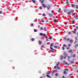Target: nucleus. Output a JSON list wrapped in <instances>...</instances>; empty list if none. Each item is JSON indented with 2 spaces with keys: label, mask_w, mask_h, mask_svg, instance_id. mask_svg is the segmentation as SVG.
Instances as JSON below:
<instances>
[{
  "label": "nucleus",
  "mask_w": 78,
  "mask_h": 78,
  "mask_svg": "<svg viewBox=\"0 0 78 78\" xmlns=\"http://www.w3.org/2000/svg\"><path fill=\"white\" fill-rule=\"evenodd\" d=\"M73 24V23H75V20H73L72 22H71Z\"/></svg>",
  "instance_id": "obj_16"
},
{
  "label": "nucleus",
  "mask_w": 78,
  "mask_h": 78,
  "mask_svg": "<svg viewBox=\"0 0 78 78\" xmlns=\"http://www.w3.org/2000/svg\"><path fill=\"white\" fill-rule=\"evenodd\" d=\"M76 73H78V70L76 72Z\"/></svg>",
  "instance_id": "obj_63"
},
{
  "label": "nucleus",
  "mask_w": 78,
  "mask_h": 78,
  "mask_svg": "<svg viewBox=\"0 0 78 78\" xmlns=\"http://www.w3.org/2000/svg\"><path fill=\"white\" fill-rule=\"evenodd\" d=\"M76 56V55L75 54H73V58H75Z\"/></svg>",
  "instance_id": "obj_27"
},
{
  "label": "nucleus",
  "mask_w": 78,
  "mask_h": 78,
  "mask_svg": "<svg viewBox=\"0 0 78 78\" xmlns=\"http://www.w3.org/2000/svg\"><path fill=\"white\" fill-rule=\"evenodd\" d=\"M64 12H67V10L65 9L64 10Z\"/></svg>",
  "instance_id": "obj_24"
},
{
  "label": "nucleus",
  "mask_w": 78,
  "mask_h": 78,
  "mask_svg": "<svg viewBox=\"0 0 78 78\" xmlns=\"http://www.w3.org/2000/svg\"><path fill=\"white\" fill-rule=\"evenodd\" d=\"M71 7L72 8H75V5L74 4H72L71 5Z\"/></svg>",
  "instance_id": "obj_10"
},
{
  "label": "nucleus",
  "mask_w": 78,
  "mask_h": 78,
  "mask_svg": "<svg viewBox=\"0 0 78 78\" xmlns=\"http://www.w3.org/2000/svg\"><path fill=\"white\" fill-rule=\"evenodd\" d=\"M66 3H69V0H66Z\"/></svg>",
  "instance_id": "obj_36"
},
{
  "label": "nucleus",
  "mask_w": 78,
  "mask_h": 78,
  "mask_svg": "<svg viewBox=\"0 0 78 78\" xmlns=\"http://www.w3.org/2000/svg\"><path fill=\"white\" fill-rule=\"evenodd\" d=\"M67 58H68V59H69L70 58V57L69 56H68Z\"/></svg>",
  "instance_id": "obj_37"
},
{
  "label": "nucleus",
  "mask_w": 78,
  "mask_h": 78,
  "mask_svg": "<svg viewBox=\"0 0 78 78\" xmlns=\"http://www.w3.org/2000/svg\"><path fill=\"white\" fill-rule=\"evenodd\" d=\"M50 51H51V52H53V50H50Z\"/></svg>",
  "instance_id": "obj_43"
},
{
  "label": "nucleus",
  "mask_w": 78,
  "mask_h": 78,
  "mask_svg": "<svg viewBox=\"0 0 78 78\" xmlns=\"http://www.w3.org/2000/svg\"><path fill=\"white\" fill-rule=\"evenodd\" d=\"M42 48H44V45H42Z\"/></svg>",
  "instance_id": "obj_53"
},
{
  "label": "nucleus",
  "mask_w": 78,
  "mask_h": 78,
  "mask_svg": "<svg viewBox=\"0 0 78 78\" xmlns=\"http://www.w3.org/2000/svg\"><path fill=\"white\" fill-rule=\"evenodd\" d=\"M54 48H58V46H55Z\"/></svg>",
  "instance_id": "obj_41"
},
{
  "label": "nucleus",
  "mask_w": 78,
  "mask_h": 78,
  "mask_svg": "<svg viewBox=\"0 0 78 78\" xmlns=\"http://www.w3.org/2000/svg\"><path fill=\"white\" fill-rule=\"evenodd\" d=\"M69 42L70 43H73V40L71 39L69 41Z\"/></svg>",
  "instance_id": "obj_9"
},
{
  "label": "nucleus",
  "mask_w": 78,
  "mask_h": 78,
  "mask_svg": "<svg viewBox=\"0 0 78 78\" xmlns=\"http://www.w3.org/2000/svg\"><path fill=\"white\" fill-rule=\"evenodd\" d=\"M73 30L72 31V32L73 33H74V34H76V30Z\"/></svg>",
  "instance_id": "obj_7"
},
{
  "label": "nucleus",
  "mask_w": 78,
  "mask_h": 78,
  "mask_svg": "<svg viewBox=\"0 0 78 78\" xmlns=\"http://www.w3.org/2000/svg\"><path fill=\"white\" fill-rule=\"evenodd\" d=\"M50 49L51 50H54L53 48L51 47H50Z\"/></svg>",
  "instance_id": "obj_31"
},
{
  "label": "nucleus",
  "mask_w": 78,
  "mask_h": 78,
  "mask_svg": "<svg viewBox=\"0 0 78 78\" xmlns=\"http://www.w3.org/2000/svg\"><path fill=\"white\" fill-rule=\"evenodd\" d=\"M68 61H70V60L69 59H68Z\"/></svg>",
  "instance_id": "obj_60"
},
{
  "label": "nucleus",
  "mask_w": 78,
  "mask_h": 78,
  "mask_svg": "<svg viewBox=\"0 0 78 78\" xmlns=\"http://www.w3.org/2000/svg\"><path fill=\"white\" fill-rule=\"evenodd\" d=\"M69 52H72V50L70 49L68 51Z\"/></svg>",
  "instance_id": "obj_23"
},
{
  "label": "nucleus",
  "mask_w": 78,
  "mask_h": 78,
  "mask_svg": "<svg viewBox=\"0 0 78 78\" xmlns=\"http://www.w3.org/2000/svg\"><path fill=\"white\" fill-rule=\"evenodd\" d=\"M34 32H37V30H36L34 29Z\"/></svg>",
  "instance_id": "obj_47"
},
{
  "label": "nucleus",
  "mask_w": 78,
  "mask_h": 78,
  "mask_svg": "<svg viewBox=\"0 0 78 78\" xmlns=\"http://www.w3.org/2000/svg\"><path fill=\"white\" fill-rule=\"evenodd\" d=\"M66 39L67 38H66V37H64V38H63V39H64V40H66Z\"/></svg>",
  "instance_id": "obj_32"
},
{
  "label": "nucleus",
  "mask_w": 78,
  "mask_h": 78,
  "mask_svg": "<svg viewBox=\"0 0 78 78\" xmlns=\"http://www.w3.org/2000/svg\"><path fill=\"white\" fill-rule=\"evenodd\" d=\"M50 71H48V72L46 74L47 75H49V74H50Z\"/></svg>",
  "instance_id": "obj_12"
},
{
  "label": "nucleus",
  "mask_w": 78,
  "mask_h": 78,
  "mask_svg": "<svg viewBox=\"0 0 78 78\" xmlns=\"http://www.w3.org/2000/svg\"><path fill=\"white\" fill-rule=\"evenodd\" d=\"M59 64H60V63H57L56 66H58V65H59Z\"/></svg>",
  "instance_id": "obj_49"
},
{
  "label": "nucleus",
  "mask_w": 78,
  "mask_h": 78,
  "mask_svg": "<svg viewBox=\"0 0 78 78\" xmlns=\"http://www.w3.org/2000/svg\"><path fill=\"white\" fill-rule=\"evenodd\" d=\"M48 22V20H46V22Z\"/></svg>",
  "instance_id": "obj_52"
},
{
  "label": "nucleus",
  "mask_w": 78,
  "mask_h": 78,
  "mask_svg": "<svg viewBox=\"0 0 78 78\" xmlns=\"http://www.w3.org/2000/svg\"><path fill=\"white\" fill-rule=\"evenodd\" d=\"M58 69V70H59V69H61V68H60V67H59V66H57V65H56V66H55L54 67V69Z\"/></svg>",
  "instance_id": "obj_3"
},
{
  "label": "nucleus",
  "mask_w": 78,
  "mask_h": 78,
  "mask_svg": "<svg viewBox=\"0 0 78 78\" xmlns=\"http://www.w3.org/2000/svg\"><path fill=\"white\" fill-rule=\"evenodd\" d=\"M51 5H48L47 7V8L48 9V10H49L50 8H51Z\"/></svg>",
  "instance_id": "obj_4"
},
{
  "label": "nucleus",
  "mask_w": 78,
  "mask_h": 78,
  "mask_svg": "<svg viewBox=\"0 0 78 78\" xmlns=\"http://www.w3.org/2000/svg\"><path fill=\"white\" fill-rule=\"evenodd\" d=\"M53 21L54 22H56V20L54 19L53 20Z\"/></svg>",
  "instance_id": "obj_39"
},
{
  "label": "nucleus",
  "mask_w": 78,
  "mask_h": 78,
  "mask_svg": "<svg viewBox=\"0 0 78 78\" xmlns=\"http://www.w3.org/2000/svg\"><path fill=\"white\" fill-rule=\"evenodd\" d=\"M39 8L40 9H41V10H42V8L41 6H40Z\"/></svg>",
  "instance_id": "obj_30"
},
{
  "label": "nucleus",
  "mask_w": 78,
  "mask_h": 78,
  "mask_svg": "<svg viewBox=\"0 0 78 78\" xmlns=\"http://www.w3.org/2000/svg\"><path fill=\"white\" fill-rule=\"evenodd\" d=\"M74 17L76 19V15L74 16Z\"/></svg>",
  "instance_id": "obj_48"
},
{
  "label": "nucleus",
  "mask_w": 78,
  "mask_h": 78,
  "mask_svg": "<svg viewBox=\"0 0 78 78\" xmlns=\"http://www.w3.org/2000/svg\"><path fill=\"white\" fill-rule=\"evenodd\" d=\"M63 73L64 74H65V75H66V74H67V72H66V71H64L63 72Z\"/></svg>",
  "instance_id": "obj_21"
},
{
  "label": "nucleus",
  "mask_w": 78,
  "mask_h": 78,
  "mask_svg": "<svg viewBox=\"0 0 78 78\" xmlns=\"http://www.w3.org/2000/svg\"><path fill=\"white\" fill-rule=\"evenodd\" d=\"M51 47H53V43H51Z\"/></svg>",
  "instance_id": "obj_26"
},
{
  "label": "nucleus",
  "mask_w": 78,
  "mask_h": 78,
  "mask_svg": "<svg viewBox=\"0 0 78 78\" xmlns=\"http://www.w3.org/2000/svg\"><path fill=\"white\" fill-rule=\"evenodd\" d=\"M38 27H39V28H40V26L39 25L38 26Z\"/></svg>",
  "instance_id": "obj_64"
},
{
  "label": "nucleus",
  "mask_w": 78,
  "mask_h": 78,
  "mask_svg": "<svg viewBox=\"0 0 78 78\" xmlns=\"http://www.w3.org/2000/svg\"><path fill=\"white\" fill-rule=\"evenodd\" d=\"M74 12V10L71 9L68 12H67V14L68 15H70L72 13H73Z\"/></svg>",
  "instance_id": "obj_1"
},
{
  "label": "nucleus",
  "mask_w": 78,
  "mask_h": 78,
  "mask_svg": "<svg viewBox=\"0 0 78 78\" xmlns=\"http://www.w3.org/2000/svg\"><path fill=\"white\" fill-rule=\"evenodd\" d=\"M49 16L50 17H52V14L51 13L49 14Z\"/></svg>",
  "instance_id": "obj_18"
},
{
  "label": "nucleus",
  "mask_w": 78,
  "mask_h": 78,
  "mask_svg": "<svg viewBox=\"0 0 78 78\" xmlns=\"http://www.w3.org/2000/svg\"><path fill=\"white\" fill-rule=\"evenodd\" d=\"M64 47H67V45L66 44H64L63 45V47L62 48V50H64L65 49V48H64Z\"/></svg>",
  "instance_id": "obj_6"
},
{
  "label": "nucleus",
  "mask_w": 78,
  "mask_h": 78,
  "mask_svg": "<svg viewBox=\"0 0 78 78\" xmlns=\"http://www.w3.org/2000/svg\"><path fill=\"white\" fill-rule=\"evenodd\" d=\"M55 76H58V73H56L55 74Z\"/></svg>",
  "instance_id": "obj_20"
},
{
  "label": "nucleus",
  "mask_w": 78,
  "mask_h": 78,
  "mask_svg": "<svg viewBox=\"0 0 78 78\" xmlns=\"http://www.w3.org/2000/svg\"><path fill=\"white\" fill-rule=\"evenodd\" d=\"M59 11H60V10H61V8H59Z\"/></svg>",
  "instance_id": "obj_61"
},
{
  "label": "nucleus",
  "mask_w": 78,
  "mask_h": 78,
  "mask_svg": "<svg viewBox=\"0 0 78 78\" xmlns=\"http://www.w3.org/2000/svg\"><path fill=\"white\" fill-rule=\"evenodd\" d=\"M65 64H67V63L66 62V63H65Z\"/></svg>",
  "instance_id": "obj_62"
},
{
  "label": "nucleus",
  "mask_w": 78,
  "mask_h": 78,
  "mask_svg": "<svg viewBox=\"0 0 78 78\" xmlns=\"http://www.w3.org/2000/svg\"><path fill=\"white\" fill-rule=\"evenodd\" d=\"M64 70H66V71H68V70H69V69H65Z\"/></svg>",
  "instance_id": "obj_38"
},
{
  "label": "nucleus",
  "mask_w": 78,
  "mask_h": 78,
  "mask_svg": "<svg viewBox=\"0 0 78 78\" xmlns=\"http://www.w3.org/2000/svg\"><path fill=\"white\" fill-rule=\"evenodd\" d=\"M42 6H43V8H46V7H47V5H46L44 3H43L42 4Z\"/></svg>",
  "instance_id": "obj_5"
},
{
  "label": "nucleus",
  "mask_w": 78,
  "mask_h": 78,
  "mask_svg": "<svg viewBox=\"0 0 78 78\" xmlns=\"http://www.w3.org/2000/svg\"><path fill=\"white\" fill-rule=\"evenodd\" d=\"M75 40H76V41H77V40H78V38H77V37H75Z\"/></svg>",
  "instance_id": "obj_34"
},
{
  "label": "nucleus",
  "mask_w": 78,
  "mask_h": 78,
  "mask_svg": "<svg viewBox=\"0 0 78 78\" xmlns=\"http://www.w3.org/2000/svg\"><path fill=\"white\" fill-rule=\"evenodd\" d=\"M73 63H74V62L73 61H72L70 62L71 64H73Z\"/></svg>",
  "instance_id": "obj_33"
},
{
  "label": "nucleus",
  "mask_w": 78,
  "mask_h": 78,
  "mask_svg": "<svg viewBox=\"0 0 78 78\" xmlns=\"http://www.w3.org/2000/svg\"><path fill=\"white\" fill-rule=\"evenodd\" d=\"M71 32H68V34H71Z\"/></svg>",
  "instance_id": "obj_46"
},
{
  "label": "nucleus",
  "mask_w": 78,
  "mask_h": 78,
  "mask_svg": "<svg viewBox=\"0 0 78 78\" xmlns=\"http://www.w3.org/2000/svg\"><path fill=\"white\" fill-rule=\"evenodd\" d=\"M62 78H65V77L64 76H62Z\"/></svg>",
  "instance_id": "obj_56"
},
{
  "label": "nucleus",
  "mask_w": 78,
  "mask_h": 78,
  "mask_svg": "<svg viewBox=\"0 0 78 78\" xmlns=\"http://www.w3.org/2000/svg\"><path fill=\"white\" fill-rule=\"evenodd\" d=\"M58 12H60V10H58Z\"/></svg>",
  "instance_id": "obj_57"
},
{
  "label": "nucleus",
  "mask_w": 78,
  "mask_h": 78,
  "mask_svg": "<svg viewBox=\"0 0 78 78\" xmlns=\"http://www.w3.org/2000/svg\"><path fill=\"white\" fill-rule=\"evenodd\" d=\"M67 57V56H66L64 57V59H66V58Z\"/></svg>",
  "instance_id": "obj_54"
},
{
  "label": "nucleus",
  "mask_w": 78,
  "mask_h": 78,
  "mask_svg": "<svg viewBox=\"0 0 78 78\" xmlns=\"http://www.w3.org/2000/svg\"><path fill=\"white\" fill-rule=\"evenodd\" d=\"M42 16H46L45 14V13L43 14H42Z\"/></svg>",
  "instance_id": "obj_35"
},
{
  "label": "nucleus",
  "mask_w": 78,
  "mask_h": 78,
  "mask_svg": "<svg viewBox=\"0 0 78 78\" xmlns=\"http://www.w3.org/2000/svg\"><path fill=\"white\" fill-rule=\"evenodd\" d=\"M40 36H42L43 37H46V35L45 34H43V33H40L39 34Z\"/></svg>",
  "instance_id": "obj_2"
},
{
  "label": "nucleus",
  "mask_w": 78,
  "mask_h": 78,
  "mask_svg": "<svg viewBox=\"0 0 78 78\" xmlns=\"http://www.w3.org/2000/svg\"><path fill=\"white\" fill-rule=\"evenodd\" d=\"M76 28H77V30H78V26L76 27Z\"/></svg>",
  "instance_id": "obj_55"
},
{
  "label": "nucleus",
  "mask_w": 78,
  "mask_h": 78,
  "mask_svg": "<svg viewBox=\"0 0 78 78\" xmlns=\"http://www.w3.org/2000/svg\"><path fill=\"white\" fill-rule=\"evenodd\" d=\"M46 76H47V77H48V78H51V77L50 76H49V75H46Z\"/></svg>",
  "instance_id": "obj_19"
},
{
  "label": "nucleus",
  "mask_w": 78,
  "mask_h": 78,
  "mask_svg": "<svg viewBox=\"0 0 78 78\" xmlns=\"http://www.w3.org/2000/svg\"><path fill=\"white\" fill-rule=\"evenodd\" d=\"M76 9H78V5H76Z\"/></svg>",
  "instance_id": "obj_40"
},
{
  "label": "nucleus",
  "mask_w": 78,
  "mask_h": 78,
  "mask_svg": "<svg viewBox=\"0 0 78 78\" xmlns=\"http://www.w3.org/2000/svg\"><path fill=\"white\" fill-rule=\"evenodd\" d=\"M31 41H34L35 40V39H34V38H32L31 39Z\"/></svg>",
  "instance_id": "obj_22"
},
{
  "label": "nucleus",
  "mask_w": 78,
  "mask_h": 78,
  "mask_svg": "<svg viewBox=\"0 0 78 78\" xmlns=\"http://www.w3.org/2000/svg\"><path fill=\"white\" fill-rule=\"evenodd\" d=\"M2 14V11H0V14Z\"/></svg>",
  "instance_id": "obj_50"
},
{
  "label": "nucleus",
  "mask_w": 78,
  "mask_h": 78,
  "mask_svg": "<svg viewBox=\"0 0 78 78\" xmlns=\"http://www.w3.org/2000/svg\"><path fill=\"white\" fill-rule=\"evenodd\" d=\"M32 2H33V3H36V2L34 0H32Z\"/></svg>",
  "instance_id": "obj_15"
},
{
  "label": "nucleus",
  "mask_w": 78,
  "mask_h": 78,
  "mask_svg": "<svg viewBox=\"0 0 78 78\" xmlns=\"http://www.w3.org/2000/svg\"><path fill=\"white\" fill-rule=\"evenodd\" d=\"M47 27H45L44 28V31H47Z\"/></svg>",
  "instance_id": "obj_11"
},
{
  "label": "nucleus",
  "mask_w": 78,
  "mask_h": 78,
  "mask_svg": "<svg viewBox=\"0 0 78 78\" xmlns=\"http://www.w3.org/2000/svg\"><path fill=\"white\" fill-rule=\"evenodd\" d=\"M41 30H44V28H43V27H41L40 28Z\"/></svg>",
  "instance_id": "obj_29"
},
{
  "label": "nucleus",
  "mask_w": 78,
  "mask_h": 78,
  "mask_svg": "<svg viewBox=\"0 0 78 78\" xmlns=\"http://www.w3.org/2000/svg\"><path fill=\"white\" fill-rule=\"evenodd\" d=\"M44 19L43 18L41 20V22H42V23H44Z\"/></svg>",
  "instance_id": "obj_14"
},
{
  "label": "nucleus",
  "mask_w": 78,
  "mask_h": 78,
  "mask_svg": "<svg viewBox=\"0 0 78 78\" xmlns=\"http://www.w3.org/2000/svg\"><path fill=\"white\" fill-rule=\"evenodd\" d=\"M41 3H44V1L42 0V1H41Z\"/></svg>",
  "instance_id": "obj_25"
},
{
  "label": "nucleus",
  "mask_w": 78,
  "mask_h": 78,
  "mask_svg": "<svg viewBox=\"0 0 78 78\" xmlns=\"http://www.w3.org/2000/svg\"><path fill=\"white\" fill-rule=\"evenodd\" d=\"M70 39L69 38H68L66 39V40L68 41H70Z\"/></svg>",
  "instance_id": "obj_28"
},
{
  "label": "nucleus",
  "mask_w": 78,
  "mask_h": 78,
  "mask_svg": "<svg viewBox=\"0 0 78 78\" xmlns=\"http://www.w3.org/2000/svg\"><path fill=\"white\" fill-rule=\"evenodd\" d=\"M38 43L40 45L42 44V41H38Z\"/></svg>",
  "instance_id": "obj_13"
},
{
  "label": "nucleus",
  "mask_w": 78,
  "mask_h": 78,
  "mask_svg": "<svg viewBox=\"0 0 78 78\" xmlns=\"http://www.w3.org/2000/svg\"><path fill=\"white\" fill-rule=\"evenodd\" d=\"M49 39H52V38H51V37H50V38H49Z\"/></svg>",
  "instance_id": "obj_58"
},
{
  "label": "nucleus",
  "mask_w": 78,
  "mask_h": 78,
  "mask_svg": "<svg viewBox=\"0 0 78 78\" xmlns=\"http://www.w3.org/2000/svg\"><path fill=\"white\" fill-rule=\"evenodd\" d=\"M51 12L52 13H54V11L53 10H52V11H51Z\"/></svg>",
  "instance_id": "obj_44"
},
{
  "label": "nucleus",
  "mask_w": 78,
  "mask_h": 78,
  "mask_svg": "<svg viewBox=\"0 0 78 78\" xmlns=\"http://www.w3.org/2000/svg\"><path fill=\"white\" fill-rule=\"evenodd\" d=\"M78 70V68L76 67L74 68V70Z\"/></svg>",
  "instance_id": "obj_17"
},
{
  "label": "nucleus",
  "mask_w": 78,
  "mask_h": 78,
  "mask_svg": "<svg viewBox=\"0 0 78 78\" xmlns=\"http://www.w3.org/2000/svg\"><path fill=\"white\" fill-rule=\"evenodd\" d=\"M31 27H33V24H31Z\"/></svg>",
  "instance_id": "obj_51"
},
{
  "label": "nucleus",
  "mask_w": 78,
  "mask_h": 78,
  "mask_svg": "<svg viewBox=\"0 0 78 78\" xmlns=\"http://www.w3.org/2000/svg\"><path fill=\"white\" fill-rule=\"evenodd\" d=\"M66 49L67 50H69L70 49V48H69V47H67V48H66Z\"/></svg>",
  "instance_id": "obj_42"
},
{
  "label": "nucleus",
  "mask_w": 78,
  "mask_h": 78,
  "mask_svg": "<svg viewBox=\"0 0 78 78\" xmlns=\"http://www.w3.org/2000/svg\"><path fill=\"white\" fill-rule=\"evenodd\" d=\"M70 46H71V44H69L68 45V47H70Z\"/></svg>",
  "instance_id": "obj_45"
},
{
  "label": "nucleus",
  "mask_w": 78,
  "mask_h": 78,
  "mask_svg": "<svg viewBox=\"0 0 78 78\" xmlns=\"http://www.w3.org/2000/svg\"><path fill=\"white\" fill-rule=\"evenodd\" d=\"M75 48L76 49H78V44H76L75 46Z\"/></svg>",
  "instance_id": "obj_8"
},
{
  "label": "nucleus",
  "mask_w": 78,
  "mask_h": 78,
  "mask_svg": "<svg viewBox=\"0 0 78 78\" xmlns=\"http://www.w3.org/2000/svg\"><path fill=\"white\" fill-rule=\"evenodd\" d=\"M73 75V74H71L69 75V76H70V75Z\"/></svg>",
  "instance_id": "obj_59"
}]
</instances>
